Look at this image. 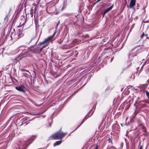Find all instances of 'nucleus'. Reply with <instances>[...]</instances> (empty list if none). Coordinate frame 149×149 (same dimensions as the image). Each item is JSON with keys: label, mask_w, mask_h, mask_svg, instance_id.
<instances>
[{"label": "nucleus", "mask_w": 149, "mask_h": 149, "mask_svg": "<svg viewBox=\"0 0 149 149\" xmlns=\"http://www.w3.org/2000/svg\"><path fill=\"white\" fill-rule=\"evenodd\" d=\"M147 34H145L143 33L141 36V38H145L146 39L147 38Z\"/></svg>", "instance_id": "14"}, {"label": "nucleus", "mask_w": 149, "mask_h": 149, "mask_svg": "<svg viewBox=\"0 0 149 149\" xmlns=\"http://www.w3.org/2000/svg\"><path fill=\"white\" fill-rule=\"evenodd\" d=\"M137 107H136L135 111L134 113L133 114V116H132V118H134L136 117V115L137 114V113L136 112V110L137 109Z\"/></svg>", "instance_id": "16"}, {"label": "nucleus", "mask_w": 149, "mask_h": 149, "mask_svg": "<svg viewBox=\"0 0 149 149\" xmlns=\"http://www.w3.org/2000/svg\"><path fill=\"white\" fill-rule=\"evenodd\" d=\"M99 148V146H98L97 145V144L96 145L95 147V148H94L93 149H98Z\"/></svg>", "instance_id": "27"}, {"label": "nucleus", "mask_w": 149, "mask_h": 149, "mask_svg": "<svg viewBox=\"0 0 149 149\" xmlns=\"http://www.w3.org/2000/svg\"><path fill=\"white\" fill-rule=\"evenodd\" d=\"M32 39L31 38H27L25 40V43L26 44H29L32 41Z\"/></svg>", "instance_id": "11"}, {"label": "nucleus", "mask_w": 149, "mask_h": 149, "mask_svg": "<svg viewBox=\"0 0 149 149\" xmlns=\"http://www.w3.org/2000/svg\"><path fill=\"white\" fill-rule=\"evenodd\" d=\"M95 107H94L92 109H91V110L89 111V112H88V114L85 116V117H84V118L83 119V121H82V122L81 123V124H80V125L76 129H75V131L84 122V120H86L88 118L91 117L92 115L93 114V113H94V110L92 113V114L91 115L89 116V114L91 112V111L93 110V109L94 108L95 109ZM95 110V109H94Z\"/></svg>", "instance_id": "5"}, {"label": "nucleus", "mask_w": 149, "mask_h": 149, "mask_svg": "<svg viewBox=\"0 0 149 149\" xmlns=\"http://www.w3.org/2000/svg\"><path fill=\"white\" fill-rule=\"evenodd\" d=\"M23 57H22V56H19L17 57V58L14 59V61H19L23 58Z\"/></svg>", "instance_id": "15"}, {"label": "nucleus", "mask_w": 149, "mask_h": 149, "mask_svg": "<svg viewBox=\"0 0 149 149\" xmlns=\"http://www.w3.org/2000/svg\"><path fill=\"white\" fill-rule=\"evenodd\" d=\"M131 64V63H130V64H129V65H128L127 67L125 68H124L123 69V71H122V72H121V74H122L123 72V71L125 70V69H127V68H128Z\"/></svg>", "instance_id": "19"}, {"label": "nucleus", "mask_w": 149, "mask_h": 149, "mask_svg": "<svg viewBox=\"0 0 149 149\" xmlns=\"http://www.w3.org/2000/svg\"><path fill=\"white\" fill-rule=\"evenodd\" d=\"M142 49V47H139L138 46H136L134 47L133 49V51H135L136 53H139L141 52L140 51Z\"/></svg>", "instance_id": "8"}, {"label": "nucleus", "mask_w": 149, "mask_h": 149, "mask_svg": "<svg viewBox=\"0 0 149 149\" xmlns=\"http://www.w3.org/2000/svg\"><path fill=\"white\" fill-rule=\"evenodd\" d=\"M113 60V58H112L111 59V62Z\"/></svg>", "instance_id": "38"}, {"label": "nucleus", "mask_w": 149, "mask_h": 149, "mask_svg": "<svg viewBox=\"0 0 149 149\" xmlns=\"http://www.w3.org/2000/svg\"><path fill=\"white\" fill-rule=\"evenodd\" d=\"M33 10L32 9H31L30 11V13L31 15V17H32L33 16Z\"/></svg>", "instance_id": "22"}, {"label": "nucleus", "mask_w": 149, "mask_h": 149, "mask_svg": "<svg viewBox=\"0 0 149 149\" xmlns=\"http://www.w3.org/2000/svg\"><path fill=\"white\" fill-rule=\"evenodd\" d=\"M145 93H146V95L148 98H149V92H148L147 91H145Z\"/></svg>", "instance_id": "21"}, {"label": "nucleus", "mask_w": 149, "mask_h": 149, "mask_svg": "<svg viewBox=\"0 0 149 149\" xmlns=\"http://www.w3.org/2000/svg\"><path fill=\"white\" fill-rule=\"evenodd\" d=\"M63 41V40L62 39H60L57 40V42L60 44Z\"/></svg>", "instance_id": "20"}, {"label": "nucleus", "mask_w": 149, "mask_h": 149, "mask_svg": "<svg viewBox=\"0 0 149 149\" xmlns=\"http://www.w3.org/2000/svg\"><path fill=\"white\" fill-rule=\"evenodd\" d=\"M59 21L58 23L57 24H56V26L55 28H56V29H57V27H58V23H59Z\"/></svg>", "instance_id": "32"}, {"label": "nucleus", "mask_w": 149, "mask_h": 149, "mask_svg": "<svg viewBox=\"0 0 149 149\" xmlns=\"http://www.w3.org/2000/svg\"><path fill=\"white\" fill-rule=\"evenodd\" d=\"M133 78H134V74H132V75L131 77H133Z\"/></svg>", "instance_id": "36"}, {"label": "nucleus", "mask_w": 149, "mask_h": 149, "mask_svg": "<svg viewBox=\"0 0 149 149\" xmlns=\"http://www.w3.org/2000/svg\"><path fill=\"white\" fill-rule=\"evenodd\" d=\"M140 7V5L139 3H137L136 4V8L137 9H139Z\"/></svg>", "instance_id": "24"}, {"label": "nucleus", "mask_w": 149, "mask_h": 149, "mask_svg": "<svg viewBox=\"0 0 149 149\" xmlns=\"http://www.w3.org/2000/svg\"><path fill=\"white\" fill-rule=\"evenodd\" d=\"M108 141L109 143H112V140L110 137H109L108 139Z\"/></svg>", "instance_id": "23"}, {"label": "nucleus", "mask_w": 149, "mask_h": 149, "mask_svg": "<svg viewBox=\"0 0 149 149\" xmlns=\"http://www.w3.org/2000/svg\"><path fill=\"white\" fill-rule=\"evenodd\" d=\"M143 127V131L144 132H146V129H145V128L144 127Z\"/></svg>", "instance_id": "30"}, {"label": "nucleus", "mask_w": 149, "mask_h": 149, "mask_svg": "<svg viewBox=\"0 0 149 149\" xmlns=\"http://www.w3.org/2000/svg\"><path fill=\"white\" fill-rule=\"evenodd\" d=\"M136 0H131L130 4V8H132L135 5Z\"/></svg>", "instance_id": "9"}, {"label": "nucleus", "mask_w": 149, "mask_h": 149, "mask_svg": "<svg viewBox=\"0 0 149 149\" xmlns=\"http://www.w3.org/2000/svg\"><path fill=\"white\" fill-rule=\"evenodd\" d=\"M6 17H7V16H6V17H5V19H6Z\"/></svg>", "instance_id": "44"}, {"label": "nucleus", "mask_w": 149, "mask_h": 149, "mask_svg": "<svg viewBox=\"0 0 149 149\" xmlns=\"http://www.w3.org/2000/svg\"><path fill=\"white\" fill-rule=\"evenodd\" d=\"M77 47V46L76 47V48Z\"/></svg>", "instance_id": "50"}, {"label": "nucleus", "mask_w": 149, "mask_h": 149, "mask_svg": "<svg viewBox=\"0 0 149 149\" xmlns=\"http://www.w3.org/2000/svg\"><path fill=\"white\" fill-rule=\"evenodd\" d=\"M24 47V46H20L19 47V51H20V50H22L23 49L22 48L23 47Z\"/></svg>", "instance_id": "25"}, {"label": "nucleus", "mask_w": 149, "mask_h": 149, "mask_svg": "<svg viewBox=\"0 0 149 149\" xmlns=\"http://www.w3.org/2000/svg\"><path fill=\"white\" fill-rule=\"evenodd\" d=\"M121 126L123 127V125H122V124H121Z\"/></svg>", "instance_id": "43"}, {"label": "nucleus", "mask_w": 149, "mask_h": 149, "mask_svg": "<svg viewBox=\"0 0 149 149\" xmlns=\"http://www.w3.org/2000/svg\"><path fill=\"white\" fill-rule=\"evenodd\" d=\"M88 78H87L86 76H84L82 77L78 76L77 77L75 78V84L76 83H77V84L75 85V87L76 86L77 84L80 83L81 85H83L76 92H75V93L76 92H77L78 90L83 86L85 85L87 83Z\"/></svg>", "instance_id": "1"}, {"label": "nucleus", "mask_w": 149, "mask_h": 149, "mask_svg": "<svg viewBox=\"0 0 149 149\" xmlns=\"http://www.w3.org/2000/svg\"><path fill=\"white\" fill-rule=\"evenodd\" d=\"M140 121H141V120H140V119H139L138 120H137V123H140Z\"/></svg>", "instance_id": "35"}, {"label": "nucleus", "mask_w": 149, "mask_h": 149, "mask_svg": "<svg viewBox=\"0 0 149 149\" xmlns=\"http://www.w3.org/2000/svg\"><path fill=\"white\" fill-rule=\"evenodd\" d=\"M77 87H79V85H78V86H77Z\"/></svg>", "instance_id": "45"}, {"label": "nucleus", "mask_w": 149, "mask_h": 149, "mask_svg": "<svg viewBox=\"0 0 149 149\" xmlns=\"http://www.w3.org/2000/svg\"><path fill=\"white\" fill-rule=\"evenodd\" d=\"M113 7V4L110 7L107 8V9L104 10L103 13H104V14H105L107 13L110 11L111 9H112Z\"/></svg>", "instance_id": "10"}, {"label": "nucleus", "mask_w": 149, "mask_h": 149, "mask_svg": "<svg viewBox=\"0 0 149 149\" xmlns=\"http://www.w3.org/2000/svg\"><path fill=\"white\" fill-rule=\"evenodd\" d=\"M138 87L139 88H141V86H138Z\"/></svg>", "instance_id": "37"}, {"label": "nucleus", "mask_w": 149, "mask_h": 149, "mask_svg": "<svg viewBox=\"0 0 149 149\" xmlns=\"http://www.w3.org/2000/svg\"><path fill=\"white\" fill-rule=\"evenodd\" d=\"M84 37L86 38H87L89 37V36L88 35H86L84 36Z\"/></svg>", "instance_id": "29"}, {"label": "nucleus", "mask_w": 149, "mask_h": 149, "mask_svg": "<svg viewBox=\"0 0 149 149\" xmlns=\"http://www.w3.org/2000/svg\"><path fill=\"white\" fill-rule=\"evenodd\" d=\"M67 134V132L64 133L59 131L53 134L51 136V137L54 139L61 140Z\"/></svg>", "instance_id": "2"}, {"label": "nucleus", "mask_w": 149, "mask_h": 149, "mask_svg": "<svg viewBox=\"0 0 149 149\" xmlns=\"http://www.w3.org/2000/svg\"><path fill=\"white\" fill-rule=\"evenodd\" d=\"M25 70V71H27L29 73V72L28 71V70Z\"/></svg>", "instance_id": "40"}, {"label": "nucleus", "mask_w": 149, "mask_h": 149, "mask_svg": "<svg viewBox=\"0 0 149 149\" xmlns=\"http://www.w3.org/2000/svg\"><path fill=\"white\" fill-rule=\"evenodd\" d=\"M135 91H137V88H135Z\"/></svg>", "instance_id": "42"}, {"label": "nucleus", "mask_w": 149, "mask_h": 149, "mask_svg": "<svg viewBox=\"0 0 149 149\" xmlns=\"http://www.w3.org/2000/svg\"><path fill=\"white\" fill-rule=\"evenodd\" d=\"M146 102V103H148V102Z\"/></svg>", "instance_id": "47"}, {"label": "nucleus", "mask_w": 149, "mask_h": 149, "mask_svg": "<svg viewBox=\"0 0 149 149\" xmlns=\"http://www.w3.org/2000/svg\"><path fill=\"white\" fill-rule=\"evenodd\" d=\"M18 31L19 33L17 35H15V33H11L10 35V36L11 38L13 39L16 38L15 37L17 36L18 37V39L22 37L23 36V34L22 33V29H19Z\"/></svg>", "instance_id": "4"}, {"label": "nucleus", "mask_w": 149, "mask_h": 149, "mask_svg": "<svg viewBox=\"0 0 149 149\" xmlns=\"http://www.w3.org/2000/svg\"><path fill=\"white\" fill-rule=\"evenodd\" d=\"M78 54V52L77 51H75V57Z\"/></svg>", "instance_id": "28"}, {"label": "nucleus", "mask_w": 149, "mask_h": 149, "mask_svg": "<svg viewBox=\"0 0 149 149\" xmlns=\"http://www.w3.org/2000/svg\"><path fill=\"white\" fill-rule=\"evenodd\" d=\"M129 58H130V57L132 58V57H133V58H134L135 57H136V55H134L133 54H130L129 55Z\"/></svg>", "instance_id": "18"}, {"label": "nucleus", "mask_w": 149, "mask_h": 149, "mask_svg": "<svg viewBox=\"0 0 149 149\" xmlns=\"http://www.w3.org/2000/svg\"><path fill=\"white\" fill-rule=\"evenodd\" d=\"M100 0H97V1H96V3L98 2Z\"/></svg>", "instance_id": "39"}, {"label": "nucleus", "mask_w": 149, "mask_h": 149, "mask_svg": "<svg viewBox=\"0 0 149 149\" xmlns=\"http://www.w3.org/2000/svg\"><path fill=\"white\" fill-rule=\"evenodd\" d=\"M34 139L35 138L34 136H32L28 139L27 140V142H29L30 141H33Z\"/></svg>", "instance_id": "17"}, {"label": "nucleus", "mask_w": 149, "mask_h": 149, "mask_svg": "<svg viewBox=\"0 0 149 149\" xmlns=\"http://www.w3.org/2000/svg\"><path fill=\"white\" fill-rule=\"evenodd\" d=\"M142 102H144L143 101H142L141 102H138L136 101V102L134 104V105L136 107H137L140 108H142L144 107H145L146 105L142 103Z\"/></svg>", "instance_id": "6"}, {"label": "nucleus", "mask_w": 149, "mask_h": 149, "mask_svg": "<svg viewBox=\"0 0 149 149\" xmlns=\"http://www.w3.org/2000/svg\"><path fill=\"white\" fill-rule=\"evenodd\" d=\"M145 62L144 63L143 65L141 66V69H140V71H142V70H143V65H144L145 64Z\"/></svg>", "instance_id": "26"}, {"label": "nucleus", "mask_w": 149, "mask_h": 149, "mask_svg": "<svg viewBox=\"0 0 149 149\" xmlns=\"http://www.w3.org/2000/svg\"><path fill=\"white\" fill-rule=\"evenodd\" d=\"M105 15V14H104V13H102V19L104 17Z\"/></svg>", "instance_id": "34"}, {"label": "nucleus", "mask_w": 149, "mask_h": 149, "mask_svg": "<svg viewBox=\"0 0 149 149\" xmlns=\"http://www.w3.org/2000/svg\"><path fill=\"white\" fill-rule=\"evenodd\" d=\"M76 17V16H75V17Z\"/></svg>", "instance_id": "46"}, {"label": "nucleus", "mask_w": 149, "mask_h": 149, "mask_svg": "<svg viewBox=\"0 0 149 149\" xmlns=\"http://www.w3.org/2000/svg\"><path fill=\"white\" fill-rule=\"evenodd\" d=\"M61 141H56L54 144V146L55 147L59 145L61 143Z\"/></svg>", "instance_id": "12"}, {"label": "nucleus", "mask_w": 149, "mask_h": 149, "mask_svg": "<svg viewBox=\"0 0 149 149\" xmlns=\"http://www.w3.org/2000/svg\"><path fill=\"white\" fill-rule=\"evenodd\" d=\"M29 145V144H28V143H22L21 144V146H22L24 148H26L28 147V146Z\"/></svg>", "instance_id": "13"}, {"label": "nucleus", "mask_w": 149, "mask_h": 149, "mask_svg": "<svg viewBox=\"0 0 149 149\" xmlns=\"http://www.w3.org/2000/svg\"><path fill=\"white\" fill-rule=\"evenodd\" d=\"M76 39H75V41H76Z\"/></svg>", "instance_id": "49"}, {"label": "nucleus", "mask_w": 149, "mask_h": 149, "mask_svg": "<svg viewBox=\"0 0 149 149\" xmlns=\"http://www.w3.org/2000/svg\"><path fill=\"white\" fill-rule=\"evenodd\" d=\"M56 32H55L52 35L49 36L47 38L45 39L42 42H41V44H43L45 42H47V44H46L45 45L43 46L42 47H40L38 48V52L39 53L41 51L43 48L49 45V42L52 39L55 35L56 34Z\"/></svg>", "instance_id": "3"}, {"label": "nucleus", "mask_w": 149, "mask_h": 149, "mask_svg": "<svg viewBox=\"0 0 149 149\" xmlns=\"http://www.w3.org/2000/svg\"><path fill=\"white\" fill-rule=\"evenodd\" d=\"M114 45V46H116V45H117L116 44H114V43H113V42H112V46H113V45Z\"/></svg>", "instance_id": "33"}, {"label": "nucleus", "mask_w": 149, "mask_h": 149, "mask_svg": "<svg viewBox=\"0 0 149 149\" xmlns=\"http://www.w3.org/2000/svg\"><path fill=\"white\" fill-rule=\"evenodd\" d=\"M127 7H128V5L127 6Z\"/></svg>", "instance_id": "48"}, {"label": "nucleus", "mask_w": 149, "mask_h": 149, "mask_svg": "<svg viewBox=\"0 0 149 149\" xmlns=\"http://www.w3.org/2000/svg\"><path fill=\"white\" fill-rule=\"evenodd\" d=\"M15 88L17 90L22 92H24L26 90L25 87L23 85L16 87Z\"/></svg>", "instance_id": "7"}, {"label": "nucleus", "mask_w": 149, "mask_h": 149, "mask_svg": "<svg viewBox=\"0 0 149 149\" xmlns=\"http://www.w3.org/2000/svg\"><path fill=\"white\" fill-rule=\"evenodd\" d=\"M65 8L64 6H63V7L62 8V10L64 9Z\"/></svg>", "instance_id": "41"}, {"label": "nucleus", "mask_w": 149, "mask_h": 149, "mask_svg": "<svg viewBox=\"0 0 149 149\" xmlns=\"http://www.w3.org/2000/svg\"><path fill=\"white\" fill-rule=\"evenodd\" d=\"M139 149H143V146L142 145H141L140 146Z\"/></svg>", "instance_id": "31"}]
</instances>
